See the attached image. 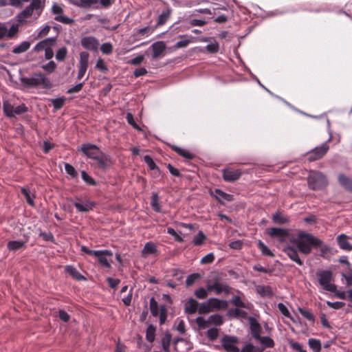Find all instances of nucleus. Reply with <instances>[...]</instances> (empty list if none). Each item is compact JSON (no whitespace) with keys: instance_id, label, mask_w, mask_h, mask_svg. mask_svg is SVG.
I'll return each mask as SVG.
<instances>
[{"instance_id":"1","label":"nucleus","mask_w":352,"mask_h":352,"mask_svg":"<svg viewBox=\"0 0 352 352\" xmlns=\"http://www.w3.org/2000/svg\"><path fill=\"white\" fill-rule=\"evenodd\" d=\"M291 243L296 246L300 253L307 255L311 253L312 247H320L322 244V241L311 234L300 232L296 238L291 240Z\"/></svg>"},{"instance_id":"2","label":"nucleus","mask_w":352,"mask_h":352,"mask_svg":"<svg viewBox=\"0 0 352 352\" xmlns=\"http://www.w3.org/2000/svg\"><path fill=\"white\" fill-rule=\"evenodd\" d=\"M20 81L22 85L27 88L41 87L49 89L52 87L50 80L42 73H34L28 77H21Z\"/></svg>"},{"instance_id":"3","label":"nucleus","mask_w":352,"mask_h":352,"mask_svg":"<svg viewBox=\"0 0 352 352\" xmlns=\"http://www.w3.org/2000/svg\"><path fill=\"white\" fill-rule=\"evenodd\" d=\"M307 184L309 189L313 190H322L328 185L325 175L317 170H310L307 176Z\"/></svg>"},{"instance_id":"4","label":"nucleus","mask_w":352,"mask_h":352,"mask_svg":"<svg viewBox=\"0 0 352 352\" xmlns=\"http://www.w3.org/2000/svg\"><path fill=\"white\" fill-rule=\"evenodd\" d=\"M316 276L320 285L327 292H335L337 290L336 285L333 283V272L329 270H319Z\"/></svg>"},{"instance_id":"5","label":"nucleus","mask_w":352,"mask_h":352,"mask_svg":"<svg viewBox=\"0 0 352 352\" xmlns=\"http://www.w3.org/2000/svg\"><path fill=\"white\" fill-rule=\"evenodd\" d=\"M195 322L201 329H206L210 324L220 326L223 323V316L220 314H213L205 319L202 316H199L195 319Z\"/></svg>"},{"instance_id":"6","label":"nucleus","mask_w":352,"mask_h":352,"mask_svg":"<svg viewBox=\"0 0 352 352\" xmlns=\"http://www.w3.org/2000/svg\"><path fill=\"white\" fill-rule=\"evenodd\" d=\"M331 138H329L327 142L322 144L320 146H316L314 148L311 149L310 151H309L307 153L308 160L309 162H314L321 159L327 153L329 148L327 142H329Z\"/></svg>"},{"instance_id":"7","label":"nucleus","mask_w":352,"mask_h":352,"mask_svg":"<svg viewBox=\"0 0 352 352\" xmlns=\"http://www.w3.org/2000/svg\"><path fill=\"white\" fill-rule=\"evenodd\" d=\"M221 342L223 348L228 352H239V349L237 346L239 340L236 336H224Z\"/></svg>"},{"instance_id":"8","label":"nucleus","mask_w":352,"mask_h":352,"mask_svg":"<svg viewBox=\"0 0 352 352\" xmlns=\"http://www.w3.org/2000/svg\"><path fill=\"white\" fill-rule=\"evenodd\" d=\"M19 32V25L12 24L10 28L7 23H0V40L12 38Z\"/></svg>"},{"instance_id":"9","label":"nucleus","mask_w":352,"mask_h":352,"mask_svg":"<svg viewBox=\"0 0 352 352\" xmlns=\"http://www.w3.org/2000/svg\"><path fill=\"white\" fill-rule=\"evenodd\" d=\"M89 54L87 52H82L80 53V60L78 64V71L77 79L81 80L85 76L89 64Z\"/></svg>"},{"instance_id":"10","label":"nucleus","mask_w":352,"mask_h":352,"mask_svg":"<svg viewBox=\"0 0 352 352\" xmlns=\"http://www.w3.org/2000/svg\"><path fill=\"white\" fill-rule=\"evenodd\" d=\"M52 12L55 15L54 20L64 24H72L73 20L66 16L63 15V10L60 6L57 3H54L52 7Z\"/></svg>"},{"instance_id":"11","label":"nucleus","mask_w":352,"mask_h":352,"mask_svg":"<svg viewBox=\"0 0 352 352\" xmlns=\"http://www.w3.org/2000/svg\"><path fill=\"white\" fill-rule=\"evenodd\" d=\"M80 151H82L87 157L91 160H94L101 151L99 147L96 144L90 143L83 144L80 146Z\"/></svg>"},{"instance_id":"12","label":"nucleus","mask_w":352,"mask_h":352,"mask_svg":"<svg viewBox=\"0 0 352 352\" xmlns=\"http://www.w3.org/2000/svg\"><path fill=\"white\" fill-rule=\"evenodd\" d=\"M282 251L287 254V256L294 262L296 263L298 265L302 266L303 265V261L300 259L298 253V249L294 247L292 245H285L282 248Z\"/></svg>"},{"instance_id":"13","label":"nucleus","mask_w":352,"mask_h":352,"mask_svg":"<svg viewBox=\"0 0 352 352\" xmlns=\"http://www.w3.org/2000/svg\"><path fill=\"white\" fill-rule=\"evenodd\" d=\"M207 285L208 289L210 292L214 291L217 295L222 292H224L226 294H228L230 293V287L227 284L221 283L218 280L212 283H208Z\"/></svg>"},{"instance_id":"14","label":"nucleus","mask_w":352,"mask_h":352,"mask_svg":"<svg viewBox=\"0 0 352 352\" xmlns=\"http://www.w3.org/2000/svg\"><path fill=\"white\" fill-rule=\"evenodd\" d=\"M241 175V172L239 169L232 168H226L223 170V178L227 182H233L239 179Z\"/></svg>"},{"instance_id":"15","label":"nucleus","mask_w":352,"mask_h":352,"mask_svg":"<svg viewBox=\"0 0 352 352\" xmlns=\"http://www.w3.org/2000/svg\"><path fill=\"white\" fill-rule=\"evenodd\" d=\"M248 322L250 324L252 337L256 340L258 338H260V336H261L262 327L257 320L252 316H250L248 318Z\"/></svg>"},{"instance_id":"16","label":"nucleus","mask_w":352,"mask_h":352,"mask_svg":"<svg viewBox=\"0 0 352 352\" xmlns=\"http://www.w3.org/2000/svg\"><path fill=\"white\" fill-rule=\"evenodd\" d=\"M81 45L86 50L96 51L98 49V40L94 36H85L80 40Z\"/></svg>"},{"instance_id":"17","label":"nucleus","mask_w":352,"mask_h":352,"mask_svg":"<svg viewBox=\"0 0 352 352\" xmlns=\"http://www.w3.org/2000/svg\"><path fill=\"white\" fill-rule=\"evenodd\" d=\"M56 38L50 37L38 42L33 48L32 51L39 52L45 51L47 48L54 47L56 45Z\"/></svg>"},{"instance_id":"18","label":"nucleus","mask_w":352,"mask_h":352,"mask_svg":"<svg viewBox=\"0 0 352 352\" xmlns=\"http://www.w3.org/2000/svg\"><path fill=\"white\" fill-rule=\"evenodd\" d=\"M98 255L95 256L96 258H97L98 261L100 266L109 269L111 268V265L110 262L107 259V256H111L113 255L112 252L109 250H98Z\"/></svg>"},{"instance_id":"19","label":"nucleus","mask_w":352,"mask_h":352,"mask_svg":"<svg viewBox=\"0 0 352 352\" xmlns=\"http://www.w3.org/2000/svg\"><path fill=\"white\" fill-rule=\"evenodd\" d=\"M267 233L270 236L277 238L280 242L285 241L289 236L288 230L278 228H268Z\"/></svg>"},{"instance_id":"20","label":"nucleus","mask_w":352,"mask_h":352,"mask_svg":"<svg viewBox=\"0 0 352 352\" xmlns=\"http://www.w3.org/2000/svg\"><path fill=\"white\" fill-rule=\"evenodd\" d=\"M210 194L222 204H224L226 201L230 202L233 201L232 195L228 194L219 188H216L214 191H210Z\"/></svg>"},{"instance_id":"21","label":"nucleus","mask_w":352,"mask_h":352,"mask_svg":"<svg viewBox=\"0 0 352 352\" xmlns=\"http://www.w3.org/2000/svg\"><path fill=\"white\" fill-rule=\"evenodd\" d=\"M93 160H95L100 168L105 169L112 164L111 157L109 155L103 153L102 151Z\"/></svg>"},{"instance_id":"22","label":"nucleus","mask_w":352,"mask_h":352,"mask_svg":"<svg viewBox=\"0 0 352 352\" xmlns=\"http://www.w3.org/2000/svg\"><path fill=\"white\" fill-rule=\"evenodd\" d=\"M33 14H35V10L29 4L24 10L16 15V21L19 24H23L27 22L28 19H29Z\"/></svg>"},{"instance_id":"23","label":"nucleus","mask_w":352,"mask_h":352,"mask_svg":"<svg viewBox=\"0 0 352 352\" xmlns=\"http://www.w3.org/2000/svg\"><path fill=\"white\" fill-rule=\"evenodd\" d=\"M349 239H352V236H348L345 234H340L337 236V243L341 250L344 251L352 250V244L349 242Z\"/></svg>"},{"instance_id":"24","label":"nucleus","mask_w":352,"mask_h":352,"mask_svg":"<svg viewBox=\"0 0 352 352\" xmlns=\"http://www.w3.org/2000/svg\"><path fill=\"white\" fill-rule=\"evenodd\" d=\"M74 206L76 207L78 212H89L93 210L95 203L87 199L82 202H74Z\"/></svg>"},{"instance_id":"25","label":"nucleus","mask_w":352,"mask_h":352,"mask_svg":"<svg viewBox=\"0 0 352 352\" xmlns=\"http://www.w3.org/2000/svg\"><path fill=\"white\" fill-rule=\"evenodd\" d=\"M173 12V9L167 6L166 8L162 12L157 19V26L164 25L170 19Z\"/></svg>"},{"instance_id":"26","label":"nucleus","mask_w":352,"mask_h":352,"mask_svg":"<svg viewBox=\"0 0 352 352\" xmlns=\"http://www.w3.org/2000/svg\"><path fill=\"white\" fill-rule=\"evenodd\" d=\"M199 303L194 298H189L184 304V312L187 314H194L198 311Z\"/></svg>"},{"instance_id":"27","label":"nucleus","mask_w":352,"mask_h":352,"mask_svg":"<svg viewBox=\"0 0 352 352\" xmlns=\"http://www.w3.org/2000/svg\"><path fill=\"white\" fill-rule=\"evenodd\" d=\"M209 302H210V307L212 309V311L214 310H219L221 309H226L228 307V302L224 300H219L216 298H209Z\"/></svg>"},{"instance_id":"28","label":"nucleus","mask_w":352,"mask_h":352,"mask_svg":"<svg viewBox=\"0 0 352 352\" xmlns=\"http://www.w3.org/2000/svg\"><path fill=\"white\" fill-rule=\"evenodd\" d=\"M153 50V58H157L166 50V45L163 41H157L151 45Z\"/></svg>"},{"instance_id":"29","label":"nucleus","mask_w":352,"mask_h":352,"mask_svg":"<svg viewBox=\"0 0 352 352\" xmlns=\"http://www.w3.org/2000/svg\"><path fill=\"white\" fill-rule=\"evenodd\" d=\"M157 252L156 245L151 242H147L145 243L142 250V256L145 257L149 254H156Z\"/></svg>"},{"instance_id":"30","label":"nucleus","mask_w":352,"mask_h":352,"mask_svg":"<svg viewBox=\"0 0 352 352\" xmlns=\"http://www.w3.org/2000/svg\"><path fill=\"white\" fill-rule=\"evenodd\" d=\"M340 184L346 190L352 192V179L346 177L343 174L338 176Z\"/></svg>"},{"instance_id":"31","label":"nucleus","mask_w":352,"mask_h":352,"mask_svg":"<svg viewBox=\"0 0 352 352\" xmlns=\"http://www.w3.org/2000/svg\"><path fill=\"white\" fill-rule=\"evenodd\" d=\"M172 336L168 331H166L161 340L162 347L164 351L168 352L170 351Z\"/></svg>"},{"instance_id":"32","label":"nucleus","mask_w":352,"mask_h":352,"mask_svg":"<svg viewBox=\"0 0 352 352\" xmlns=\"http://www.w3.org/2000/svg\"><path fill=\"white\" fill-rule=\"evenodd\" d=\"M31 45V42L28 41H24L20 44L14 46L12 50L14 54H19L26 52Z\"/></svg>"},{"instance_id":"33","label":"nucleus","mask_w":352,"mask_h":352,"mask_svg":"<svg viewBox=\"0 0 352 352\" xmlns=\"http://www.w3.org/2000/svg\"><path fill=\"white\" fill-rule=\"evenodd\" d=\"M247 312L241 310L239 308H232L230 309L228 311V316L230 318H247Z\"/></svg>"},{"instance_id":"34","label":"nucleus","mask_w":352,"mask_h":352,"mask_svg":"<svg viewBox=\"0 0 352 352\" xmlns=\"http://www.w3.org/2000/svg\"><path fill=\"white\" fill-rule=\"evenodd\" d=\"M262 346L261 351L266 348H272L274 346V340L268 336H260V338L256 340Z\"/></svg>"},{"instance_id":"35","label":"nucleus","mask_w":352,"mask_h":352,"mask_svg":"<svg viewBox=\"0 0 352 352\" xmlns=\"http://www.w3.org/2000/svg\"><path fill=\"white\" fill-rule=\"evenodd\" d=\"M65 272L76 280H81L85 279V278L72 265H67L65 267Z\"/></svg>"},{"instance_id":"36","label":"nucleus","mask_w":352,"mask_h":352,"mask_svg":"<svg viewBox=\"0 0 352 352\" xmlns=\"http://www.w3.org/2000/svg\"><path fill=\"white\" fill-rule=\"evenodd\" d=\"M172 149L175 151L178 155L182 156L183 157L188 160H191L194 157V155L191 153L189 151L182 148L177 146H172Z\"/></svg>"},{"instance_id":"37","label":"nucleus","mask_w":352,"mask_h":352,"mask_svg":"<svg viewBox=\"0 0 352 352\" xmlns=\"http://www.w3.org/2000/svg\"><path fill=\"white\" fill-rule=\"evenodd\" d=\"M308 345L313 352H320L322 349V344L320 340L316 338H309L308 340Z\"/></svg>"},{"instance_id":"38","label":"nucleus","mask_w":352,"mask_h":352,"mask_svg":"<svg viewBox=\"0 0 352 352\" xmlns=\"http://www.w3.org/2000/svg\"><path fill=\"white\" fill-rule=\"evenodd\" d=\"M257 293L263 297H272L274 294L270 286L259 285L256 287Z\"/></svg>"},{"instance_id":"39","label":"nucleus","mask_w":352,"mask_h":352,"mask_svg":"<svg viewBox=\"0 0 352 352\" xmlns=\"http://www.w3.org/2000/svg\"><path fill=\"white\" fill-rule=\"evenodd\" d=\"M156 327L153 324H149L146 331V339L150 343L154 342L155 339Z\"/></svg>"},{"instance_id":"40","label":"nucleus","mask_w":352,"mask_h":352,"mask_svg":"<svg viewBox=\"0 0 352 352\" xmlns=\"http://www.w3.org/2000/svg\"><path fill=\"white\" fill-rule=\"evenodd\" d=\"M149 308H150L151 313L153 316H154V317L158 316L160 307H158V303L155 300L154 297H152L150 299Z\"/></svg>"},{"instance_id":"41","label":"nucleus","mask_w":352,"mask_h":352,"mask_svg":"<svg viewBox=\"0 0 352 352\" xmlns=\"http://www.w3.org/2000/svg\"><path fill=\"white\" fill-rule=\"evenodd\" d=\"M25 245L22 241H11L8 243V249L10 251H16Z\"/></svg>"},{"instance_id":"42","label":"nucleus","mask_w":352,"mask_h":352,"mask_svg":"<svg viewBox=\"0 0 352 352\" xmlns=\"http://www.w3.org/2000/svg\"><path fill=\"white\" fill-rule=\"evenodd\" d=\"M151 206L155 212H161V207L159 203V196L156 192H153L152 194Z\"/></svg>"},{"instance_id":"43","label":"nucleus","mask_w":352,"mask_h":352,"mask_svg":"<svg viewBox=\"0 0 352 352\" xmlns=\"http://www.w3.org/2000/svg\"><path fill=\"white\" fill-rule=\"evenodd\" d=\"M158 316L160 317V324H164L167 320L168 316V309L165 305H162L160 306V312Z\"/></svg>"},{"instance_id":"44","label":"nucleus","mask_w":352,"mask_h":352,"mask_svg":"<svg viewBox=\"0 0 352 352\" xmlns=\"http://www.w3.org/2000/svg\"><path fill=\"white\" fill-rule=\"evenodd\" d=\"M50 101L53 104L54 110L57 111L64 106L66 101V98L65 97H60L57 98L51 99Z\"/></svg>"},{"instance_id":"45","label":"nucleus","mask_w":352,"mask_h":352,"mask_svg":"<svg viewBox=\"0 0 352 352\" xmlns=\"http://www.w3.org/2000/svg\"><path fill=\"white\" fill-rule=\"evenodd\" d=\"M272 220L277 224H285L289 222V219L279 212H276L272 216Z\"/></svg>"},{"instance_id":"46","label":"nucleus","mask_w":352,"mask_h":352,"mask_svg":"<svg viewBox=\"0 0 352 352\" xmlns=\"http://www.w3.org/2000/svg\"><path fill=\"white\" fill-rule=\"evenodd\" d=\"M258 248L260 249L263 255L273 257L274 255L273 252L264 244L261 240L257 242Z\"/></svg>"},{"instance_id":"47","label":"nucleus","mask_w":352,"mask_h":352,"mask_svg":"<svg viewBox=\"0 0 352 352\" xmlns=\"http://www.w3.org/2000/svg\"><path fill=\"white\" fill-rule=\"evenodd\" d=\"M210 302H209V299L201 303L200 306L198 307V312L200 314H205L212 311V309L210 307Z\"/></svg>"},{"instance_id":"48","label":"nucleus","mask_w":352,"mask_h":352,"mask_svg":"<svg viewBox=\"0 0 352 352\" xmlns=\"http://www.w3.org/2000/svg\"><path fill=\"white\" fill-rule=\"evenodd\" d=\"M144 162L147 164L151 170H156L159 174L160 173V168L157 166L152 157L149 155L144 157Z\"/></svg>"},{"instance_id":"49","label":"nucleus","mask_w":352,"mask_h":352,"mask_svg":"<svg viewBox=\"0 0 352 352\" xmlns=\"http://www.w3.org/2000/svg\"><path fill=\"white\" fill-rule=\"evenodd\" d=\"M206 238L204 233L202 231H199L197 234L195 236L192 243L195 245H201Z\"/></svg>"},{"instance_id":"50","label":"nucleus","mask_w":352,"mask_h":352,"mask_svg":"<svg viewBox=\"0 0 352 352\" xmlns=\"http://www.w3.org/2000/svg\"><path fill=\"white\" fill-rule=\"evenodd\" d=\"M3 112L9 118L14 117V107L8 102H4L3 104Z\"/></svg>"},{"instance_id":"51","label":"nucleus","mask_w":352,"mask_h":352,"mask_svg":"<svg viewBox=\"0 0 352 352\" xmlns=\"http://www.w3.org/2000/svg\"><path fill=\"white\" fill-rule=\"evenodd\" d=\"M208 286L206 288L199 287L194 292L195 296L199 299H205L208 296Z\"/></svg>"},{"instance_id":"52","label":"nucleus","mask_w":352,"mask_h":352,"mask_svg":"<svg viewBox=\"0 0 352 352\" xmlns=\"http://www.w3.org/2000/svg\"><path fill=\"white\" fill-rule=\"evenodd\" d=\"M298 311L302 315V316H303L305 318H306L309 321H311V322L314 321V320H315L314 316L309 310L305 309L302 307H298Z\"/></svg>"},{"instance_id":"53","label":"nucleus","mask_w":352,"mask_h":352,"mask_svg":"<svg viewBox=\"0 0 352 352\" xmlns=\"http://www.w3.org/2000/svg\"><path fill=\"white\" fill-rule=\"evenodd\" d=\"M208 338L211 340H215L219 336V329L216 327L209 329L206 332Z\"/></svg>"},{"instance_id":"54","label":"nucleus","mask_w":352,"mask_h":352,"mask_svg":"<svg viewBox=\"0 0 352 352\" xmlns=\"http://www.w3.org/2000/svg\"><path fill=\"white\" fill-rule=\"evenodd\" d=\"M67 54V49L65 47H60L56 53V59L58 61H63Z\"/></svg>"},{"instance_id":"55","label":"nucleus","mask_w":352,"mask_h":352,"mask_svg":"<svg viewBox=\"0 0 352 352\" xmlns=\"http://www.w3.org/2000/svg\"><path fill=\"white\" fill-rule=\"evenodd\" d=\"M21 193L24 195L25 197V199L29 205L33 206L34 204L33 197L31 195L30 191L25 188H23L21 189Z\"/></svg>"},{"instance_id":"56","label":"nucleus","mask_w":352,"mask_h":352,"mask_svg":"<svg viewBox=\"0 0 352 352\" xmlns=\"http://www.w3.org/2000/svg\"><path fill=\"white\" fill-rule=\"evenodd\" d=\"M51 29V26L45 25L36 30L37 38H41L46 36Z\"/></svg>"},{"instance_id":"57","label":"nucleus","mask_w":352,"mask_h":352,"mask_svg":"<svg viewBox=\"0 0 352 352\" xmlns=\"http://www.w3.org/2000/svg\"><path fill=\"white\" fill-rule=\"evenodd\" d=\"M42 68L47 73L54 72L56 68V64L54 61L50 60L48 63L42 65Z\"/></svg>"},{"instance_id":"58","label":"nucleus","mask_w":352,"mask_h":352,"mask_svg":"<svg viewBox=\"0 0 352 352\" xmlns=\"http://www.w3.org/2000/svg\"><path fill=\"white\" fill-rule=\"evenodd\" d=\"M100 50L104 54H110L113 52V45L111 43H104L102 44Z\"/></svg>"},{"instance_id":"59","label":"nucleus","mask_w":352,"mask_h":352,"mask_svg":"<svg viewBox=\"0 0 352 352\" xmlns=\"http://www.w3.org/2000/svg\"><path fill=\"white\" fill-rule=\"evenodd\" d=\"M200 278V275L197 273H193L187 276L186 284L187 287L191 286L196 280Z\"/></svg>"},{"instance_id":"60","label":"nucleus","mask_w":352,"mask_h":352,"mask_svg":"<svg viewBox=\"0 0 352 352\" xmlns=\"http://www.w3.org/2000/svg\"><path fill=\"white\" fill-rule=\"evenodd\" d=\"M98 21L101 23L102 25V27L104 28V29H107V30H115L118 25H115L113 27H111L109 25V21L107 18H99L98 19Z\"/></svg>"},{"instance_id":"61","label":"nucleus","mask_w":352,"mask_h":352,"mask_svg":"<svg viewBox=\"0 0 352 352\" xmlns=\"http://www.w3.org/2000/svg\"><path fill=\"white\" fill-rule=\"evenodd\" d=\"M82 179L89 185L94 186L96 185L95 180L89 176L85 170H82L81 173Z\"/></svg>"},{"instance_id":"62","label":"nucleus","mask_w":352,"mask_h":352,"mask_svg":"<svg viewBox=\"0 0 352 352\" xmlns=\"http://www.w3.org/2000/svg\"><path fill=\"white\" fill-rule=\"evenodd\" d=\"M65 170L66 173L72 176V177H76L77 176V172L76 169L69 164H65Z\"/></svg>"},{"instance_id":"63","label":"nucleus","mask_w":352,"mask_h":352,"mask_svg":"<svg viewBox=\"0 0 352 352\" xmlns=\"http://www.w3.org/2000/svg\"><path fill=\"white\" fill-rule=\"evenodd\" d=\"M231 302L236 307L241 308L245 307V303L241 300L240 296H234L231 300Z\"/></svg>"},{"instance_id":"64","label":"nucleus","mask_w":352,"mask_h":352,"mask_svg":"<svg viewBox=\"0 0 352 352\" xmlns=\"http://www.w3.org/2000/svg\"><path fill=\"white\" fill-rule=\"evenodd\" d=\"M239 352H261V351H260L258 349H256V348L254 347V346L252 344L248 343V344H245L242 348L241 351H239Z\"/></svg>"}]
</instances>
